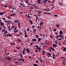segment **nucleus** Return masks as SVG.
<instances>
[{
  "instance_id": "f257e3e1",
  "label": "nucleus",
  "mask_w": 66,
  "mask_h": 66,
  "mask_svg": "<svg viewBox=\"0 0 66 66\" xmlns=\"http://www.w3.org/2000/svg\"><path fill=\"white\" fill-rule=\"evenodd\" d=\"M6 13V12H0V16L1 15H3V14H5V13Z\"/></svg>"
},
{
  "instance_id": "f03ea898",
  "label": "nucleus",
  "mask_w": 66,
  "mask_h": 66,
  "mask_svg": "<svg viewBox=\"0 0 66 66\" xmlns=\"http://www.w3.org/2000/svg\"><path fill=\"white\" fill-rule=\"evenodd\" d=\"M26 51L27 52V53H30V52H31V51H29V48H28L26 49Z\"/></svg>"
},
{
  "instance_id": "7ed1b4c3",
  "label": "nucleus",
  "mask_w": 66,
  "mask_h": 66,
  "mask_svg": "<svg viewBox=\"0 0 66 66\" xmlns=\"http://www.w3.org/2000/svg\"><path fill=\"white\" fill-rule=\"evenodd\" d=\"M24 31L25 32V37L26 38V37H28V36H27V32H26V30H24Z\"/></svg>"
},
{
  "instance_id": "20e7f679",
  "label": "nucleus",
  "mask_w": 66,
  "mask_h": 66,
  "mask_svg": "<svg viewBox=\"0 0 66 66\" xmlns=\"http://www.w3.org/2000/svg\"><path fill=\"white\" fill-rule=\"evenodd\" d=\"M53 46L54 48H55V47H57V45L55 44H53Z\"/></svg>"
},
{
  "instance_id": "39448f33",
  "label": "nucleus",
  "mask_w": 66,
  "mask_h": 66,
  "mask_svg": "<svg viewBox=\"0 0 66 66\" xmlns=\"http://www.w3.org/2000/svg\"><path fill=\"white\" fill-rule=\"evenodd\" d=\"M29 21L30 22V24H31V25L33 24V21H32V20H29Z\"/></svg>"
},
{
  "instance_id": "423d86ee",
  "label": "nucleus",
  "mask_w": 66,
  "mask_h": 66,
  "mask_svg": "<svg viewBox=\"0 0 66 66\" xmlns=\"http://www.w3.org/2000/svg\"><path fill=\"white\" fill-rule=\"evenodd\" d=\"M43 23H44V22L43 21H42L39 24V25L40 26H43Z\"/></svg>"
},
{
  "instance_id": "0eeeda50",
  "label": "nucleus",
  "mask_w": 66,
  "mask_h": 66,
  "mask_svg": "<svg viewBox=\"0 0 66 66\" xmlns=\"http://www.w3.org/2000/svg\"><path fill=\"white\" fill-rule=\"evenodd\" d=\"M50 49H51L52 51H55V50H54V48H53L52 47H50Z\"/></svg>"
},
{
  "instance_id": "6e6552de",
  "label": "nucleus",
  "mask_w": 66,
  "mask_h": 66,
  "mask_svg": "<svg viewBox=\"0 0 66 66\" xmlns=\"http://www.w3.org/2000/svg\"><path fill=\"white\" fill-rule=\"evenodd\" d=\"M40 2V0H38L37 1V3H39V4H41V3Z\"/></svg>"
},
{
  "instance_id": "1a4fd4ad",
  "label": "nucleus",
  "mask_w": 66,
  "mask_h": 66,
  "mask_svg": "<svg viewBox=\"0 0 66 66\" xmlns=\"http://www.w3.org/2000/svg\"><path fill=\"white\" fill-rule=\"evenodd\" d=\"M59 33L60 35H62V34H63V31H60Z\"/></svg>"
},
{
  "instance_id": "9d476101",
  "label": "nucleus",
  "mask_w": 66,
  "mask_h": 66,
  "mask_svg": "<svg viewBox=\"0 0 66 66\" xmlns=\"http://www.w3.org/2000/svg\"><path fill=\"white\" fill-rule=\"evenodd\" d=\"M18 27L19 28L21 29V27H20V23H19V22H18Z\"/></svg>"
},
{
  "instance_id": "9b49d317",
  "label": "nucleus",
  "mask_w": 66,
  "mask_h": 66,
  "mask_svg": "<svg viewBox=\"0 0 66 66\" xmlns=\"http://www.w3.org/2000/svg\"><path fill=\"white\" fill-rule=\"evenodd\" d=\"M0 23H1L2 25V26H4V22L2 23L0 21Z\"/></svg>"
},
{
  "instance_id": "f8f14e48",
  "label": "nucleus",
  "mask_w": 66,
  "mask_h": 66,
  "mask_svg": "<svg viewBox=\"0 0 66 66\" xmlns=\"http://www.w3.org/2000/svg\"><path fill=\"white\" fill-rule=\"evenodd\" d=\"M32 41H33V42H35L37 40V39H32Z\"/></svg>"
},
{
  "instance_id": "ddd939ff",
  "label": "nucleus",
  "mask_w": 66,
  "mask_h": 66,
  "mask_svg": "<svg viewBox=\"0 0 66 66\" xmlns=\"http://www.w3.org/2000/svg\"><path fill=\"white\" fill-rule=\"evenodd\" d=\"M6 59L8 60H11V58L10 57H6Z\"/></svg>"
},
{
  "instance_id": "4468645a",
  "label": "nucleus",
  "mask_w": 66,
  "mask_h": 66,
  "mask_svg": "<svg viewBox=\"0 0 66 66\" xmlns=\"http://www.w3.org/2000/svg\"><path fill=\"white\" fill-rule=\"evenodd\" d=\"M16 15V13L12 14L11 15H10V16H14V15Z\"/></svg>"
},
{
  "instance_id": "2eb2a0df",
  "label": "nucleus",
  "mask_w": 66,
  "mask_h": 66,
  "mask_svg": "<svg viewBox=\"0 0 66 66\" xmlns=\"http://www.w3.org/2000/svg\"><path fill=\"white\" fill-rule=\"evenodd\" d=\"M6 34H7V31L6 30L5 31V32L4 33V34H6Z\"/></svg>"
},
{
  "instance_id": "dca6fc26",
  "label": "nucleus",
  "mask_w": 66,
  "mask_h": 66,
  "mask_svg": "<svg viewBox=\"0 0 66 66\" xmlns=\"http://www.w3.org/2000/svg\"><path fill=\"white\" fill-rule=\"evenodd\" d=\"M5 29H3L2 31V33H3V32H5Z\"/></svg>"
},
{
  "instance_id": "f3484780",
  "label": "nucleus",
  "mask_w": 66,
  "mask_h": 66,
  "mask_svg": "<svg viewBox=\"0 0 66 66\" xmlns=\"http://www.w3.org/2000/svg\"><path fill=\"white\" fill-rule=\"evenodd\" d=\"M8 36H10V37H12V35L10 34H8Z\"/></svg>"
},
{
  "instance_id": "a211bd4d",
  "label": "nucleus",
  "mask_w": 66,
  "mask_h": 66,
  "mask_svg": "<svg viewBox=\"0 0 66 66\" xmlns=\"http://www.w3.org/2000/svg\"><path fill=\"white\" fill-rule=\"evenodd\" d=\"M10 45H15V43H10Z\"/></svg>"
},
{
  "instance_id": "6ab92c4d",
  "label": "nucleus",
  "mask_w": 66,
  "mask_h": 66,
  "mask_svg": "<svg viewBox=\"0 0 66 66\" xmlns=\"http://www.w3.org/2000/svg\"><path fill=\"white\" fill-rule=\"evenodd\" d=\"M41 49V48H40V47H38L37 48H36V49H37V50H38V49Z\"/></svg>"
},
{
  "instance_id": "aec40b11",
  "label": "nucleus",
  "mask_w": 66,
  "mask_h": 66,
  "mask_svg": "<svg viewBox=\"0 0 66 66\" xmlns=\"http://www.w3.org/2000/svg\"><path fill=\"white\" fill-rule=\"evenodd\" d=\"M35 36H36V38H38V36H38V35H35Z\"/></svg>"
},
{
  "instance_id": "412c9836",
  "label": "nucleus",
  "mask_w": 66,
  "mask_h": 66,
  "mask_svg": "<svg viewBox=\"0 0 66 66\" xmlns=\"http://www.w3.org/2000/svg\"><path fill=\"white\" fill-rule=\"evenodd\" d=\"M34 30V32H35V33H36V29H33V30Z\"/></svg>"
},
{
  "instance_id": "4be33fe9",
  "label": "nucleus",
  "mask_w": 66,
  "mask_h": 66,
  "mask_svg": "<svg viewBox=\"0 0 66 66\" xmlns=\"http://www.w3.org/2000/svg\"><path fill=\"white\" fill-rule=\"evenodd\" d=\"M51 43V42H47V43H46V44H47V45H49V44H50Z\"/></svg>"
},
{
  "instance_id": "5701e85b",
  "label": "nucleus",
  "mask_w": 66,
  "mask_h": 66,
  "mask_svg": "<svg viewBox=\"0 0 66 66\" xmlns=\"http://www.w3.org/2000/svg\"><path fill=\"white\" fill-rule=\"evenodd\" d=\"M43 10H45L46 11H50L49 10H47L46 9H44Z\"/></svg>"
},
{
  "instance_id": "b1692460",
  "label": "nucleus",
  "mask_w": 66,
  "mask_h": 66,
  "mask_svg": "<svg viewBox=\"0 0 66 66\" xmlns=\"http://www.w3.org/2000/svg\"><path fill=\"white\" fill-rule=\"evenodd\" d=\"M34 66H37L38 65L37 64H34Z\"/></svg>"
},
{
  "instance_id": "393cba45",
  "label": "nucleus",
  "mask_w": 66,
  "mask_h": 66,
  "mask_svg": "<svg viewBox=\"0 0 66 66\" xmlns=\"http://www.w3.org/2000/svg\"><path fill=\"white\" fill-rule=\"evenodd\" d=\"M54 56H53V59L54 60H55V59H56V58H55V57Z\"/></svg>"
},
{
  "instance_id": "a878e982",
  "label": "nucleus",
  "mask_w": 66,
  "mask_h": 66,
  "mask_svg": "<svg viewBox=\"0 0 66 66\" xmlns=\"http://www.w3.org/2000/svg\"><path fill=\"white\" fill-rule=\"evenodd\" d=\"M42 40V39L40 38H39L38 39V40L40 41Z\"/></svg>"
},
{
  "instance_id": "bb28decb",
  "label": "nucleus",
  "mask_w": 66,
  "mask_h": 66,
  "mask_svg": "<svg viewBox=\"0 0 66 66\" xmlns=\"http://www.w3.org/2000/svg\"><path fill=\"white\" fill-rule=\"evenodd\" d=\"M59 5H63V4L61 3L60 2H59Z\"/></svg>"
},
{
  "instance_id": "cd10ccee",
  "label": "nucleus",
  "mask_w": 66,
  "mask_h": 66,
  "mask_svg": "<svg viewBox=\"0 0 66 66\" xmlns=\"http://www.w3.org/2000/svg\"><path fill=\"white\" fill-rule=\"evenodd\" d=\"M2 19H3L4 21H5V18H2Z\"/></svg>"
},
{
  "instance_id": "c85d7f7f",
  "label": "nucleus",
  "mask_w": 66,
  "mask_h": 66,
  "mask_svg": "<svg viewBox=\"0 0 66 66\" xmlns=\"http://www.w3.org/2000/svg\"><path fill=\"white\" fill-rule=\"evenodd\" d=\"M57 40L55 41V43L56 44H57Z\"/></svg>"
},
{
  "instance_id": "c756f323",
  "label": "nucleus",
  "mask_w": 66,
  "mask_h": 66,
  "mask_svg": "<svg viewBox=\"0 0 66 66\" xmlns=\"http://www.w3.org/2000/svg\"><path fill=\"white\" fill-rule=\"evenodd\" d=\"M54 16L55 17H57L58 15L57 14H55L54 15Z\"/></svg>"
},
{
  "instance_id": "7c9ffc66",
  "label": "nucleus",
  "mask_w": 66,
  "mask_h": 66,
  "mask_svg": "<svg viewBox=\"0 0 66 66\" xmlns=\"http://www.w3.org/2000/svg\"><path fill=\"white\" fill-rule=\"evenodd\" d=\"M21 61H24V59H21Z\"/></svg>"
},
{
  "instance_id": "2f4dec72",
  "label": "nucleus",
  "mask_w": 66,
  "mask_h": 66,
  "mask_svg": "<svg viewBox=\"0 0 66 66\" xmlns=\"http://www.w3.org/2000/svg\"><path fill=\"white\" fill-rule=\"evenodd\" d=\"M18 40L19 41V42H21V40H20V39H18Z\"/></svg>"
},
{
  "instance_id": "473e14b6",
  "label": "nucleus",
  "mask_w": 66,
  "mask_h": 66,
  "mask_svg": "<svg viewBox=\"0 0 66 66\" xmlns=\"http://www.w3.org/2000/svg\"><path fill=\"white\" fill-rule=\"evenodd\" d=\"M56 26L57 27L59 28V27H60V25H59V24H58L57 25H56Z\"/></svg>"
},
{
  "instance_id": "72a5a7b5",
  "label": "nucleus",
  "mask_w": 66,
  "mask_h": 66,
  "mask_svg": "<svg viewBox=\"0 0 66 66\" xmlns=\"http://www.w3.org/2000/svg\"><path fill=\"white\" fill-rule=\"evenodd\" d=\"M20 57H21V58H22L23 57H22V55H21V54H20Z\"/></svg>"
},
{
  "instance_id": "f704fd0d",
  "label": "nucleus",
  "mask_w": 66,
  "mask_h": 66,
  "mask_svg": "<svg viewBox=\"0 0 66 66\" xmlns=\"http://www.w3.org/2000/svg\"><path fill=\"white\" fill-rule=\"evenodd\" d=\"M32 44H33V42H32L31 43L30 46H32Z\"/></svg>"
},
{
  "instance_id": "c9c22d12",
  "label": "nucleus",
  "mask_w": 66,
  "mask_h": 66,
  "mask_svg": "<svg viewBox=\"0 0 66 66\" xmlns=\"http://www.w3.org/2000/svg\"><path fill=\"white\" fill-rule=\"evenodd\" d=\"M25 52V51H23V55H25V54H24Z\"/></svg>"
},
{
  "instance_id": "e433bc0d",
  "label": "nucleus",
  "mask_w": 66,
  "mask_h": 66,
  "mask_svg": "<svg viewBox=\"0 0 66 66\" xmlns=\"http://www.w3.org/2000/svg\"><path fill=\"white\" fill-rule=\"evenodd\" d=\"M54 8H55V6H53L51 10H52V9H54Z\"/></svg>"
},
{
  "instance_id": "4c0bfd02",
  "label": "nucleus",
  "mask_w": 66,
  "mask_h": 66,
  "mask_svg": "<svg viewBox=\"0 0 66 66\" xmlns=\"http://www.w3.org/2000/svg\"><path fill=\"white\" fill-rule=\"evenodd\" d=\"M15 22H14V23H17L18 22V21H15Z\"/></svg>"
},
{
  "instance_id": "58836bf2",
  "label": "nucleus",
  "mask_w": 66,
  "mask_h": 66,
  "mask_svg": "<svg viewBox=\"0 0 66 66\" xmlns=\"http://www.w3.org/2000/svg\"><path fill=\"white\" fill-rule=\"evenodd\" d=\"M36 49H36L35 50V52H38V50H36Z\"/></svg>"
},
{
  "instance_id": "ea45409f",
  "label": "nucleus",
  "mask_w": 66,
  "mask_h": 66,
  "mask_svg": "<svg viewBox=\"0 0 66 66\" xmlns=\"http://www.w3.org/2000/svg\"><path fill=\"white\" fill-rule=\"evenodd\" d=\"M34 16H35L36 17V18H38L37 17V16L36 15H34Z\"/></svg>"
},
{
  "instance_id": "a19ab883",
  "label": "nucleus",
  "mask_w": 66,
  "mask_h": 66,
  "mask_svg": "<svg viewBox=\"0 0 66 66\" xmlns=\"http://www.w3.org/2000/svg\"><path fill=\"white\" fill-rule=\"evenodd\" d=\"M53 56H55V55H54V54H53L52 55Z\"/></svg>"
},
{
  "instance_id": "79ce46f5",
  "label": "nucleus",
  "mask_w": 66,
  "mask_h": 66,
  "mask_svg": "<svg viewBox=\"0 0 66 66\" xmlns=\"http://www.w3.org/2000/svg\"><path fill=\"white\" fill-rule=\"evenodd\" d=\"M28 31H30V29L29 28V27L28 29Z\"/></svg>"
},
{
  "instance_id": "37998d69",
  "label": "nucleus",
  "mask_w": 66,
  "mask_h": 66,
  "mask_svg": "<svg viewBox=\"0 0 66 66\" xmlns=\"http://www.w3.org/2000/svg\"><path fill=\"white\" fill-rule=\"evenodd\" d=\"M37 20H38V18H36V21L37 22Z\"/></svg>"
},
{
  "instance_id": "c03bdc74",
  "label": "nucleus",
  "mask_w": 66,
  "mask_h": 66,
  "mask_svg": "<svg viewBox=\"0 0 66 66\" xmlns=\"http://www.w3.org/2000/svg\"><path fill=\"white\" fill-rule=\"evenodd\" d=\"M20 4L22 6H23V5H22V3H20Z\"/></svg>"
},
{
  "instance_id": "a18cd8bd",
  "label": "nucleus",
  "mask_w": 66,
  "mask_h": 66,
  "mask_svg": "<svg viewBox=\"0 0 66 66\" xmlns=\"http://www.w3.org/2000/svg\"><path fill=\"white\" fill-rule=\"evenodd\" d=\"M47 12L43 13V14H47Z\"/></svg>"
},
{
  "instance_id": "49530a36",
  "label": "nucleus",
  "mask_w": 66,
  "mask_h": 66,
  "mask_svg": "<svg viewBox=\"0 0 66 66\" xmlns=\"http://www.w3.org/2000/svg\"><path fill=\"white\" fill-rule=\"evenodd\" d=\"M43 2H44V3H47V2H45V1H43Z\"/></svg>"
},
{
  "instance_id": "de8ad7c7",
  "label": "nucleus",
  "mask_w": 66,
  "mask_h": 66,
  "mask_svg": "<svg viewBox=\"0 0 66 66\" xmlns=\"http://www.w3.org/2000/svg\"><path fill=\"white\" fill-rule=\"evenodd\" d=\"M20 34H19V35H16V36H20Z\"/></svg>"
},
{
  "instance_id": "09e8293b",
  "label": "nucleus",
  "mask_w": 66,
  "mask_h": 66,
  "mask_svg": "<svg viewBox=\"0 0 66 66\" xmlns=\"http://www.w3.org/2000/svg\"><path fill=\"white\" fill-rule=\"evenodd\" d=\"M50 37L51 38H52V35H50Z\"/></svg>"
},
{
  "instance_id": "8fccbe9b",
  "label": "nucleus",
  "mask_w": 66,
  "mask_h": 66,
  "mask_svg": "<svg viewBox=\"0 0 66 66\" xmlns=\"http://www.w3.org/2000/svg\"><path fill=\"white\" fill-rule=\"evenodd\" d=\"M48 54L49 55H51V54H50V53H48Z\"/></svg>"
},
{
  "instance_id": "3c124183",
  "label": "nucleus",
  "mask_w": 66,
  "mask_h": 66,
  "mask_svg": "<svg viewBox=\"0 0 66 66\" xmlns=\"http://www.w3.org/2000/svg\"><path fill=\"white\" fill-rule=\"evenodd\" d=\"M30 8H31V9H34V8H33L32 7H31Z\"/></svg>"
},
{
  "instance_id": "603ef678",
  "label": "nucleus",
  "mask_w": 66,
  "mask_h": 66,
  "mask_svg": "<svg viewBox=\"0 0 66 66\" xmlns=\"http://www.w3.org/2000/svg\"><path fill=\"white\" fill-rule=\"evenodd\" d=\"M25 2L26 3H27V2H28V0H27V1Z\"/></svg>"
},
{
  "instance_id": "864d4df0",
  "label": "nucleus",
  "mask_w": 66,
  "mask_h": 66,
  "mask_svg": "<svg viewBox=\"0 0 66 66\" xmlns=\"http://www.w3.org/2000/svg\"><path fill=\"white\" fill-rule=\"evenodd\" d=\"M40 35V36H43V35H42V34H39Z\"/></svg>"
},
{
  "instance_id": "5fc2aeb1",
  "label": "nucleus",
  "mask_w": 66,
  "mask_h": 66,
  "mask_svg": "<svg viewBox=\"0 0 66 66\" xmlns=\"http://www.w3.org/2000/svg\"><path fill=\"white\" fill-rule=\"evenodd\" d=\"M11 28H10L9 29V31H11Z\"/></svg>"
},
{
  "instance_id": "6e6d98bb",
  "label": "nucleus",
  "mask_w": 66,
  "mask_h": 66,
  "mask_svg": "<svg viewBox=\"0 0 66 66\" xmlns=\"http://www.w3.org/2000/svg\"><path fill=\"white\" fill-rule=\"evenodd\" d=\"M18 62H15L14 63L15 64H17L18 63Z\"/></svg>"
},
{
  "instance_id": "4d7b16f0",
  "label": "nucleus",
  "mask_w": 66,
  "mask_h": 66,
  "mask_svg": "<svg viewBox=\"0 0 66 66\" xmlns=\"http://www.w3.org/2000/svg\"><path fill=\"white\" fill-rule=\"evenodd\" d=\"M32 28H34V25H33L32 26Z\"/></svg>"
},
{
  "instance_id": "13d9d810",
  "label": "nucleus",
  "mask_w": 66,
  "mask_h": 66,
  "mask_svg": "<svg viewBox=\"0 0 66 66\" xmlns=\"http://www.w3.org/2000/svg\"><path fill=\"white\" fill-rule=\"evenodd\" d=\"M58 40H62V39H60V38H59L58 39Z\"/></svg>"
},
{
  "instance_id": "bf43d9fd",
  "label": "nucleus",
  "mask_w": 66,
  "mask_h": 66,
  "mask_svg": "<svg viewBox=\"0 0 66 66\" xmlns=\"http://www.w3.org/2000/svg\"><path fill=\"white\" fill-rule=\"evenodd\" d=\"M54 30L55 31H56V30L55 29H54Z\"/></svg>"
},
{
  "instance_id": "052dcab7",
  "label": "nucleus",
  "mask_w": 66,
  "mask_h": 66,
  "mask_svg": "<svg viewBox=\"0 0 66 66\" xmlns=\"http://www.w3.org/2000/svg\"><path fill=\"white\" fill-rule=\"evenodd\" d=\"M56 36H57V37H60V35L59 36V35H57Z\"/></svg>"
},
{
  "instance_id": "680f3d73",
  "label": "nucleus",
  "mask_w": 66,
  "mask_h": 66,
  "mask_svg": "<svg viewBox=\"0 0 66 66\" xmlns=\"http://www.w3.org/2000/svg\"><path fill=\"white\" fill-rule=\"evenodd\" d=\"M35 46H36V47H37V48H38V46L37 45H35Z\"/></svg>"
},
{
  "instance_id": "e2e57ef3",
  "label": "nucleus",
  "mask_w": 66,
  "mask_h": 66,
  "mask_svg": "<svg viewBox=\"0 0 66 66\" xmlns=\"http://www.w3.org/2000/svg\"><path fill=\"white\" fill-rule=\"evenodd\" d=\"M4 29H6V27H5V26H4Z\"/></svg>"
},
{
  "instance_id": "0e129e2a",
  "label": "nucleus",
  "mask_w": 66,
  "mask_h": 66,
  "mask_svg": "<svg viewBox=\"0 0 66 66\" xmlns=\"http://www.w3.org/2000/svg\"><path fill=\"white\" fill-rule=\"evenodd\" d=\"M63 65H64V66H65V63H64V62H63Z\"/></svg>"
},
{
  "instance_id": "69168bd1",
  "label": "nucleus",
  "mask_w": 66,
  "mask_h": 66,
  "mask_svg": "<svg viewBox=\"0 0 66 66\" xmlns=\"http://www.w3.org/2000/svg\"><path fill=\"white\" fill-rule=\"evenodd\" d=\"M20 35H22L23 34V33H21L20 34Z\"/></svg>"
},
{
  "instance_id": "338daca9",
  "label": "nucleus",
  "mask_w": 66,
  "mask_h": 66,
  "mask_svg": "<svg viewBox=\"0 0 66 66\" xmlns=\"http://www.w3.org/2000/svg\"><path fill=\"white\" fill-rule=\"evenodd\" d=\"M47 55L48 56V57H50V55H49L48 54Z\"/></svg>"
},
{
  "instance_id": "774afa93",
  "label": "nucleus",
  "mask_w": 66,
  "mask_h": 66,
  "mask_svg": "<svg viewBox=\"0 0 66 66\" xmlns=\"http://www.w3.org/2000/svg\"><path fill=\"white\" fill-rule=\"evenodd\" d=\"M55 34H56V35H57V34H58V33L57 32H56L55 33Z\"/></svg>"
}]
</instances>
